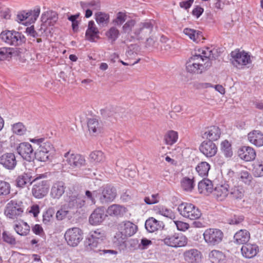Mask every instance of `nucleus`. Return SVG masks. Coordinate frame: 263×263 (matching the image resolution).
Here are the masks:
<instances>
[{
    "label": "nucleus",
    "mask_w": 263,
    "mask_h": 263,
    "mask_svg": "<svg viewBox=\"0 0 263 263\" xmlns=\"http://www.w3.org/2000/svg\"><path fill=\"white\" fill-rule=\"evenodd\" d=\"M212 50L210 47H203L196 50L186 63L187 71L200 74L207 70L212 65Z\"/></svg>",
    "instance_id": "f257e3e1"
},
{
    "label": "nucleus",
    "mask_w": 263,
    "mask_h": 263,
    "mask_svg": "<svg viewBox=\"0 0 263 263\" xmlns=\"http://www.w3.org/2000/svg\"><path fill=\"white\" fill-rule=\"evenodd\" d=\"M230 55V61L232 65L239 70L248 67V65L252 63L253 57L249 52L243 50L236 49L231 52Z\"/></svg>",
    "instance_id": "f03ea898"
},
{
    "label": "nucleus",
    "mask_w": 263,
    "mask_h": 263,
    "mask_svg": "<svg viewBox=\"0 0 263 263\" xmlns=\"http://www.w3.org/2000/svg\"><path fill=\"white\" fill-rule=\"evenodd\" d=\"M203 237L204 242L209 247H216L223 241L224 234L219 229L209 228L203 232Z\"/></svg>",
    "instance_id": "7ed1b4c3"
},
{
    "label": "nucleus",
    "mask_w": 263,
    "mask_h": 263,
    "mask_svg": "<svg viewBox=\"0 0 263 263\" xmlns=\"http://www.w3.org/2000/svg\"><path fill=\"white\" fill-rule=\"evenodd\" d=\"M25 210V206L22 201L11 200L7 203L4 210L5 215L11 219L21 217Z\"/></svg>",
    "instance_id": "20e7f679"
},
{
    "label": "nucleus",
    "mask_w": 263,
    "mask_h": 263,
    "mask_svg": "<svg viewBox=\"0 0 263 263\" xmlns=\"http://www.w3.org/2000/svg\"><path fill=\"white\" fill-rule=\"evenodd\" d=\"M0 35L3 42L11 46H20L26 42L25 36L15 30L3 31Z\"/></svg>",
    "instance_id": "39448f33"
},
{
    "label": "nucleus",
    "mask_w": 263,
    "mask_h": 263,
    "mask_svg": "<svg viewBox=\"0 0 263 263\" xmlns=\"http://www.w3.org/2000/svg\"><path fill=\"white\" fill-rule=\"evenodd\" d=\"M86 161L85 158L77 154L66 152L64 155L62 165L71 169H78L85 165Z\"/></svg>",
    "instance_id": "423d86ee"
},
{
    "label": "nucleus",
    "mask_w": 263,
    "mask_h": 263,
    "mask_svg": "<svg viewBox=\"0 0 263 263\" xmlns=\"http://www.w3.org/2000/svg\"><path fill=\"white\" fill-rule=\"evenodd\" d=\"M177 210L182 216L191 220L198 219L201 216L200 210L191 203L182 202L178 205Z\"/></svg>",
    "instance_id": "0eeeda50"
},
{
    "label": "nucleus",
    "mask_w": 263,
    "mask_h": 263,
    "mask_svg": "<svg viewBox=\"0 0 263 263\" xmlns=\"http://www.w3.org/2000/svg\"><path fill=\"white\" fill-rule=\"evenodd\" d=\"M153 27L154 25L152 20H147L141 22L133 30L130 34V36L135 40H142L145 36L152 33Z\"/></svg>",
    "instance_id": "6e6552de"
},
{
    "label": "nucleus",
    "mask_w": 263,
    "mask_h": 263,
    "mask_svg": "<svg viewBox=\"0 0 263 263\" xmlns=\"http://www.w3.org/2000/svg\"><path fill=\"white\" fill-rule=\"evenodd\" d=\"M83 233L81 229L73 227L67 229L64 235V238L67 244L71 247H76L83 238Z\"/></svg>",
    "instance_id": "1a4fd4ad"
},
{
    "label": "nucleus",
    "mask_w": 263,
    "mask_h": 263,
    "mask_svg": "<svg viewBox=\"0 0 263 263\" xmlns=\"http://www.w3.org/2000/svg\"><path fill=\"white\" fill-rule=\"evenodd\" d=\"M99 200L101 203L105 204L112 202L117 196L116 189L110 184H106L98 190Z\"/></svg>",
    "instance_id": "9d476101"
},
{
    "label": "nucleus",
    "mask_w": 263,
    "mask_h": 263,
    "mask_svg": "<svg viewBox=\"0 0 263 263\" xmlns=\"http://www.w3.org/2000/svg\"><path fill=\"white\" fill-rule=\"evenodd\" d=\"M161 241L164 245L176 248L184 247L187 243V237L183 234L178 233L168 235Z\"/></svg>",
    "instance_id": "9b49d317"
},
{
    "label": "nucleus",
    "mask_w": 263,
    "mask_h": 263,
    "mask_svg": "<svg viewBox=\"0 0 263 263\" xmlns=\"http://www.w3.org/2000/svg\"><path fill=\"white\" fill-rule=\"evenodd\" d=\"M40 13V8H35L33 10L26 11L25 10L18 11L16 15V21L19 23H23L26 21V23H34L39 16Z\"/></svg>",
    "instance_id": "f8f14e48"
},
{
    "label": "nucleus",
    "mask_w": 263,
    "mask_h": 263,
    "mask_svg": "<svg viewBox=\"0 0 263 263\" xmlns=\"http://www.w3.org/2000/svg\"><path fill=\"white\" fill-rule=\"evenodd\" d=\"M16 150L23 159L28 162H31L35 159V152L29 143H21L17 147Z\"/></svg>",
    "instance_id": "ddd939ff"
},
{
    "label": "nucleus",
    "mask_w": 263,
    "mask_h": 263,
    "mask_svg": "<svg viewBox=\"0 0 263 263\" xmlns=\"http://www.w3.org/2000/svg\"><path fill=\"white\" fill-rule=\"evenodd\" d=\"M45 177H46L45 174H39L34 178L30 173H24L16 178V185L20 187H24L25 186L31 185L33 182Z\"/></svg>",
    "instance_id": "4468645a"
},
{
    "label": "nucleus",
    "mask_w": 263,
    "mask_h": 263,
    "mask_svg": "<svg viewBox=\"0 0 263 263\" xmlns=\"http://www.w3.org/2000/svg\"><path fill=\"white\" fill-rule=\"evenodd\" d=\"M58 19V15L55 11L48 10L41 15V28L44 31L49 27L54 25Z\"/></svg>",
    "instance_id": "2eb2a0df"
},
{
    "label": "nucleus",
    "mask_w": 263,
    "mask_h": 263,
    "mask_svg": "<svg viewBox=\"0 0 263 263\" xmlns=\"http://www.w3.org/2000/svg\"><path fill=\"white\" fill-rule=\"evenodd\" d=\"M17 164L16 157L14 153H7L0 156V164L9 170H13Z\"/></svg>",
    "instance_id": "dca6fc26"
},
{
    "label": "nucleus",
    "mask_w": 263,
    "mask_h": 263,
    "mask_svg": "<svg viewBox=\"0 0 263 263\" xmlns=\"http://www.w3.org/2000/svg\"><path fill=\"white\" fill-rule=\"evenodd\" d=\"M29 141L37 144L39 146V148L42 151L46 152L51 155H53L54 153L55 149L53 145L50 141L46 140L45 138H30Z\"/></svg>",
    "instance_id": "f3484780"
},
{
    "label": "nucleus",
    "mask_w": 263,
    "mask_h": 263,
    "mask_svg": "<svg viewBox=\"0 0 263 263\" xmlns=\"http://www.w3.org/2000/svg\"><path fill=\"white\" fill-rule=\"evenodd\" d=\"M48 191L47 181L42 180L35 183L32 189L33 196L37 199L43 198L46 195Z\"/></svg>",
    "instance_id": "a211bd4d"
},
{
    "label": "nucleus",
    "mask_w": 263,
    "mask_h": 263,
    "mask_svg": "<svg viewBox=\"0 0 263 263\" xmlns=\"http://www.w3.org/2000/svg\"><path fill=\"white\" fill-rule=\"evenodd\" d=\"M199 150L206 157L211 158L216 154L217 147L213 142L205 140L201 143Z\"/></svg>",
    "instance_id": "6ab92c4d"
},
{
    "label": "nucleus",
    "mask_w": 263,
    "mask_h": 263,
    "mask_svg": "<svg viewBox=\"0 0 263 263\" xmlns=\"http://www.w3.org/2000/svg\"><path fill=\"white\" fill-rule=\"evenodd\" d=\"M229 185L228 183L221 182L215 186L213 194L218 200L223 201L229 196Z\"/></svg>",
    "instance_id": "aec40b11"
},
{
    "label": "nucleus",
    "mask_w": 263,
    "mask_h": 263,
    "mask_svg": "<svg viewBox=\"0 0 263 263\" xmlns=\"http://www.w3.org/2000/svg\"><path fill=\"white\" fill-rule=\"evenodd\" d=\"M80 6L85 11V16L89 18L92 15V11L100 9L101 5L99 1H90L89 2H81Z\"/></svg>",
    "instance_id": "412c9836"
},
{
    "label": "nucleus",
    "mask_w": 263,
    "mask_h": 263,
    "mask_svg": "<svg viewBox=\"0 0 263 263\" xmlns=\"http://www.w3.org/2000/svg\"><path fill=\"white\" fill-rule=\"evenodd\" d=\"M99 198V194L98 190L93 191V192H91L90 191H86L85 192V195L84 197L85 200H83V204L79 206L77 203H78V200H73L70 201L69 202V206H71V205H74V204H76V206L78 208V207L81 208L82 206L84 205V203L87 202V204L89 205H94L96 204V199L95 198Z\"/></svg>",
    "instance_id": "4be33fe9"
},
{
    "label": "nucleus",
    "mask_w": 263,
    "mask_h": 263,
    "mask_svg": "<svg viewBox=\"0 0 263 263\" xmlns=\"http://www.w3.org/2000/svg\"><path fill=\"white\" fill-rule=\"evenodd\" d=\"M104 233L101 229H97L90 232L89 242L87 250H93V248H97V243L99 240H102L104 238Z\"/></svg>",
    "instance_id": "5701e85b"
},
{
    "label": "nucleus",
    "mask_w": 263,
    "mask_h": 263,
    "mask_svg": "<svg viewBox=\"0 0 263 263\" xmlns=\"http://www.w3.org/2000/svg\"><path fill=\"white\" fill-rule=\"evenodd\" d=\"M183 256L184 259L188 263H197L201 259L202 254L196 249H191L185 251Z\"/></svg>",
    "instance_id": "b1692460"
},
{
    "label": "nucleus",
    "mask_w": 263,
    "mask_h": 263,
    "mask_svg": "<svg viewBox=\"0 0 263 263\" xmlns=\"http://www.w3.org/2000/svg\"><path fill=\"white\" fill-rule=\"evenodd\" d=\"M65 183L62 181L54 182L51 188L50 196L53 199H60L65 191Z\"/></svg>",
    "instance_id": "393cba45"
},
{
    "label": "nucleus",
    "mask_w": 263,
    "mask_h": 263,
    "mask_svg": "<svg viewBox=\"0 0 263 263\" xmlns=\"http://www.w3.org/2000/svg\"><path fill=\"white\" fill-rule=\"evenodd\" d=\"M240 159L245 161H251L255 159L256 152L253 148L244 146L240 148L238 152Z\"/></svg>",
    "instance_id": "a878e982"
},
{
    "label": "nucleus",
    "mask_w": 263,
    "mask_h": 263,
    "mask_svg": "<svg viewBox=\"0 0 263 263\" xmlns=\"http://www.w3.org/2000/svg\"><path fill=\"white\" fill-rule=\"evenodd\" d=\"M241 252L246 258H252L258 253L259 247L256 244L246 243L242 246Z\"/></svg>",
    "instance_id": "bb28decb"
},
{
    "label": "nucleus",
    "mask_w": 263,
    "mask_h": 263,
    "mask_svg": "<svg viewBox=\"0 0 263 263\" xmlns=\"http://www.w3.org/2000/svg\"><path fill=\"white\" fill-rule=\"evenodd\" d=\"M221 134V130L218 126H211L206 129L204 137L209 140V141H215L220 138Z\"/></svg>",
    "instance_id": "cd10ccee"
},
{
    "label": "nucleus",
    "mask_w": 263,
    "mask_h": 263,
    "mask_svg": "<svg viewBox=\"0 0 263 263\" xmlns=\"http://www.w3.org/2000/svg\"><path fill=\"white\" fill-rule=\"evenodd\" d=\"M106 217L103 208L96 209L90 215L89 221L92 225H98L101 223Z\"/></svg>",
    "instance_id": "c85d7f7f"
},
{
    "label": "nucleus",
    "mask_w": 263,
    "mask_h": 263,
    "mask_svg": "<svg viewBox=\"0 0 263 263\" xmlns=\"http://www.w3.org/2000/svg\"><path fill=\"white\" fill-rule=\"evenodd\" d=\"M99 30L93 21L88 22V28L85 32V37L88 41L93 42L99 38Z\"/></svg>",
    "instance_id": "c756f323"
},
{
    "label": "nucleus",
    "mask_w": 263,
    "mask_h": 263,
    "mask_svg": "<svg viewBox=\"0 0 263 263\" xmlns=\"http://www.w3.org/2000/svg\"><path fill=\"white\" fill-rule=\"evenodd\" d=\"M87 126L89 134L92 136H96L100 134L102 130V123L98 120L91 118L87 121Z\"/></svg>",
    "instance_id": "7c9ffc66"
},
{
    "label": "nucleus",
    "mask_w": 263,
    "mask_h": 263,
    "mask_svg": "<svg viewBox=\"0 0 263 263\" xmlns=\"http://www.w3.org/2000/svg\"><path fill=\"white\" fill-rule=\"evenodd\" d=\"M248 139L252 144L260 147L263 145V134L259 130H254L248 134Z\"/></svg>",
    "instance_id": "2f4dec72"
},
{
    "label": "nucleus",
    "mask_w": 263,
    "mask_h": 263,
    "mask_svg": "<svg viewBox=\"0 0 263 263\" xmlns=\"http://www.w3.org/2000/svg\"><path fill=\"white\" fill-rule=\"evenodd\" d=\"M138 229L137 226L129 221L123 222L120 224V230L127 237L134 235Z\"/></svg>",
    "instance_id": "473e14b6"
},
{
    "label": "nucleus",
    "mask_w": 263,
    "mask_h": 263,
    "mask_svg": "<svg viewBox=\"0 0 263 263\" xmlns=\"http://www.w3.org/2000/svg\"><path fill=\"white\" fill-rule=\"evenodd\" d=\"M164 225L162 221H158L153 217L149 218L145 223V229L148 232L153 233L163 228Z\"/></svg>",
    "instance_id": "72a5a7b5"
},
{
    "label": "nucleus",
    "mask_w": 263,
    "mask_h": 263,
    "mask_svg": "<svg viewBox=\"0 0 263 263\" xmlns=\"http://www.w3.org/2000/svg\"><path fill=\"white\" fill-rule=\"evenodd\" d=\"M250 238V234L246 230H240L234 236V242L238 245L247 243Z\"/></svg>",
    "instance_id": "f704fd0d"
},
{
    "label": "nucleus",
    "mask_w": 263,
    "mask_h": 263,
    "mask_svg": "<svg viewBox=\"0 0 263 263\" xmlns=\"http://www.w3.org/2000/svg\"><path fill=\"white\" fill-rule=\"evenodd\" d=\"M209 259L211 263H225L226 256L223 252L213 250L209 254Z\"/></svg>",
    "instance_id": "c9c22d12"
},
{
    "label": "nucleus",
    "mask_w": 263,
    "mask_h": 263,
    "mask_svg": "<svg viewBox=\"0 0 263 263\" xmlns=\"http://www.w3.org/2000/svg\"><path fill=\"white\" fill-rule=\"evenodd\" d=\"M198 188L200 194L208 195L213 191V185L211 180L204 178L199 182Z\"/></svg>",
    "instance_id": "e433bc0d"
},
{
    "label": "nucleus",
    "mask_w": 263,
    "mask_h": 263,
    "mask_svg": "<svg viewBox=\"0 0 263 263\" xmlns=\"http://www.w3.org/2000/svg\"><path fill=\"white\" fill-rule=\"evenodd\" d=\"M126 212V208L123 205L116 204L109 206L107 210V213L109 215L114 216H122Z\"/></svg>",
    "instance_id": "4c0bfd02"
},
{
    "label": "nucleus",
    "mask_w": 263,
    "mask_h": 263,
    "mask_svg": "<svg viewBox=\"0 0 263 263\" xmlns=\"http://www.w3.org/2000/svg\"><path fill=\"white\" fill-rule=\"evenodd\" d=\"M183 32L191 40L196 43H199L202 39V32L193 29L185 28Z\"/></svg>",
    "instance_id": "58836bf2"
},
{
    "label": "nucleus",
    "mask_w": 263,
    "mask_h": 263,
    "mask_svg": "<svg viewBox=\"0 0 263 263\" xmlns=\"http://www.w3.org/2000/svg\"><path fill=\"white\" fill-rule=\"evenodd\" d=\"M211 166L209 163L205 161L199 162L195 167V171L198 175L202 177H206L208 176Z\"/></svg>",
    "instance_id": "ea45409f"
},
{
    "label": "nucleus",
    "mask_w": 263,
    "mask_h": 263,
    "mask_svg": "<svg viewBox=\"0 0 263 263\" xmlns=\"http://www.w3.org/2000/svg\"><path fill=\"white\" fill-rule=\"evenodd\" d=\"M89 159L91 163L100 164L105 161V156L101 151H95L90 154Z\"/></svg>",
    "instance_id": "a19ab883"
},
{
    "label": "nucleus",
    "mask_w": 263,
    "mask_h": 263,
    "mask_svg": "<svg viewBox=\"0 0 263 263\" xmlns=\"http://www.w3.org/2000/svg\"><path fill=\"white\" fill-rule=\"evenodd\" d=\"M245 191L241 186H234L229 190V196L234 199L240 200L244 196Z\"/></svg>",
    "instance_id": "79ce46f5"
},
{
    "label": "nucleus",
    "mask_w": 263,
    "mask_h": 263,
    "mask_svg": "<svg viewBox=\"0 0 263 263\" xmlns=\"http://www.w3.org/2000/svg\"><path fill=\"white\" fill-rule=\"evenodd\" d=\"M15 232L21 236H26L30 232V226L27 222L21 221L14 226Z\"/></svg>",
    "instance_id": "37998d69"
},
{
    "label": "nucleus",
    "mask_w": 263,
    "mask_h": 263,
    "mask_svg": "<svg viewBox=\"0 0 263 263\" xmlns=\"http://www.w3.org/2000/svg\"><path fill=\"white\" fill-rule=\"evenodd\" d=\"M95 20L100 26L104 27L109 22V15L104 12H98L95 14Z\"/></svg>",
    "instance_id": "c03bdc74"
},
{
    "label": "nucleus",
    "mask_w": 263,
    "mask_h": 263,
    "mask_svg": "<svg viewBox=\"0 0 263 263\" xmlns=\"http://www.w3.org/2000/svg\"><path fill=\"white\" fill-rule=\"evenodd\" d=\"M178 134L176 131L170 130L165 134L164 140L167 145H172L178 140Z\"/></svg>",
    "instance_id": "a18cd8bd"
},
{
    "label": "nucleus",
    "mask_w": 263,
    "mask_h": 263,
    "mask_svg": "<svg viewBox=\"0 0 263 263\" xmlns=\"http://www.w3.org/2000/svg\"><path fill=\"white\" fill-rule=\"evenodd\" d=\"M157 212L161 215L168 217L171 219H175V215L170 209L163 205H159L156 207Z\"/></svg>",
    "instance_id": "49530a36"
},
{
    "label": "nucleus",
    "mask_w": 263,
    "mask_h": 263,
    "mask_svg": "<svg viewBox=\"0 0 263 263\" xmlns=\"http://www.w3.org/2000/svg\"><path fill=\"white\" fill-rule=\"evenodd\" d=\"M181 185L183 189L187 192H191L195 186L194 178L187 177L183 178L181 181Z\"/></svg>",
    "instance_id": "de8ad7c7"
},
{
    "label": "nucleus",
    "mask_w": 263,
    "mask_h": 263,
    "mask_svg": "<svg viewBox=\"0 0 263 263\" xmlns=\"http://www.w3.org/2000/svg\"><path fill=\"white\" fill-rule=\"evenodd\" d=\"M120 35L119 30L116 27H111L105 33V35L109 41L114 42Z\"/></svg>",
    "instance_id": "09e8293b"
},
{
    "label": "nucleus",
    "mask_w": 263,
    "mask_h": 263,
    "mask_svg": "<svg viewBox=\"0 0 263 263\" xmlns=\"http://www.w3.org/2000/svg\"><path fill=\"white\" fill-rule=\"evenodd\" d=\"M221 151L227 158L231 157L233 155L231 144L227 140L221 143Z\"/></svg>",
    "instance_id": "8fccbe9b"
},
{
    "label": "nucleus",
    "mask_w": 263,
    "mask_h": 263,
    "mask_svg": "<svg viewBox=\"0 0 263 263\" xmlns=\"http://www.w3.org/2000/svg\"><path fill=\"white\" fill-rule=\"evenodd\" d=\"M253 172L255 177L263 176V162L256 161L253 164Z\"/></svg>",
    "instance_id": "3c124183"
},
{
    "label": "nucleus",
    "mask_w": 263,
    "mask_h": 263,
    "mask_svg": "<svg viewBox=\"0 0 263 263\" xmlns=\"http://www.w3.org/2000/svg\"><path fill=\"white\" fill-rule=\"evenodd\" d=\"M13 50V48L10 47H0V61L11 58Z\"/></svg>",
    "instance_id": "603ef678"
},
{
    "label": "nucleus",
    "mask_w": 263,
    "mask_h": 263,
    "mask_svg": "<svg viewBox=\"0 0 263 263\" xmlns=\"http://www.w3.org/2000/svg\"><path fill=\"white\" fill-rule=\"evenodd\" d=\"M126 238L127 237L120 231V232L117 233L115 235L113 242L116 245L121 246L124 245Z\"/></svg>",
    "instance_id": "864d4df0"
},
{
    "label": "nucleus",
    "mask_w": 263,
    "mask_h": 263,
    "mask_svg": "<svg viewBox=\"0 0 263 263\" xmlns=\"http://www.w3.org/2000/svg\"><path fill=\"white\" fill-rule=\"evenodd\" d=\"M35 158L38 161L42 162H46V161L50 159V157H52V155L39 148L37 149L36 152H35Z\"/></svg>",
    "instance_id": "5fc2aeb1"
},
{
    "label": "nucleus",
    "mask_w": 263,
    "mask_h": 263,
    "mask_svg": "<svg viewBox=\"0 0 263 263\" xmlns=\"http://www.w3.org/2000/svg\"><path fill=\"white\" fill-rule=\"evenodd\" d=\"M239 178L241 181L246 184L249 185L252 180V176L249 172L242 171L239 173Z\"/></svg>",
    "instance_id": "6e6d98bb"
},
{
    "label": "nucleus",
    "mask_w": 263,
    "mask_h": 263,
    "mask_svg": "<svg viewBox=\"0 0 263 263\" xmlns=\"http://www.w3.org/2000/svg\"><path fill=\"white\" fill-rule=\"evenodd\" d=\"M12 130L13 133L21 136L25 134L26 128L23 123L18 122L12 125Z\"/></svg>",
    "instance_id": "4d7b16f0"
},
{
    "label": "nucleus",
    "mask_w": 263,
    "mask_h": 263,
    "mask_svg": "<svg viewBox=\"0 0 263 263\" xmlns=\"http://www.w3.org/2000/svg\"><path fill=\"white\" fill-rule=\"evenodd\" d=\"M11 186L9 183L0 180V196H7L10 193Z\"/></svg>",
    "instance_id": "13d9d810"
},
{
    "label": "nucleus",
    "mask_w": 263,
    "mask_h": 263,
    "mask_svg": "<svg viewBox=\"0 0 263 263\" xmlns=\"http://www.w3.org/2000/svg\"><path fill=\"white\" fill-rule=\"evenodd\" d=\"M54 214L53 209L49 208L43 214V222L45 224L49 223L53 220V216Z\"/></svg>",
    "instance_id": "bf43d9fd"
},
{
    "label": "nucleus",
    "mask_w": 263,
    "mask_h": 263,
    "mask_svg": "<svg viewBox=\"0 0 263 263\" xmlns=\"http://www.w3.org/2000/svg\"><path fill=\"white\" fill-rule=\"evenodd\" d=\"M2 239L6 243L14 245L16 244V240L15 237L12 234L7 231H4L2 233Z\"/></svg>",
    "instance_id": "052dcab7"
},
{
    "label": "nucleus",
    "mask_w": 263,
    "mask_h": 263,
    "mask_svg": "<svg viewBox=\"0 0 263 263\" xmlns=\"http://www.w3.org/2000/svg\"><path fill=\"white\" fill-rule=\"evenodd\" d=\"M127 17L126 14L122 12H119L117 13L116 18L112 21V23L116 26H121L126 21Z\"/></svg>",
    "instance_id": "680f3d73"
},
{
    "label": "nucleus",
    "mask_w": 263,
    "mask_h": 263,
    "mask_svg": "<svg viewBox=\"0 0 263 263\" xmlns=\"http://www.w3.org/2000/svg\"><path fill=\"white\" fill-rule=\"evenodd\" d=\"M93 252L98 253L100 255H105L106 256H109L110 255H116L118 254V252L113 250H107L103 249L101 250L96 248H93V250H92Z\"/></svg>",
    "instance_id": "e2e57ef3"
},
{
    "label": "nucleus",
    "mask_w": 263,
    "mask_h": 263,
    "mask_svg": "<svg viewBox=\"0 0 263 263\" xmlns=\"http://www.w3.org/2000/svg\"><path fill=\"white\" fill-rule=\"evenodd\" d=\"M136 21L134 20H129L127 21L123 26L122 30L124 33H129L133 31L132 29L135 26Z\"/></svg>",
    "instance_id": "0e129e2a"
},
{
    "label": "nucleus",
    "mask_w": 263,
    "mask_h": 263,
    "mask_svg": "<svg viewBox=\"0 0 263 263\" xmlns=\"http://www.w3.org/2000/svg\"><path fill=\"white\" fill-rule=\"evenodd\" d=\"M173 223L175 225L177 229L180 231L184 232L189 229L190 226L189 224L179 220H173Z\"/></svg>",
    "instance_id": "69168bd1"
},
{
    "label": "nucleus",
    "mask_w": 263,
    "mask_h": 263,
    "mask_svg": "<svg viewBox=\"0 0 263 263\" xmlns=\"http://www.w3.org/2000/svg\"><path fill=\"white\" fill-rule=\"evenodd\" d=\"M160 196L158 194H152L151 197H145L144 202L147 204H155L159 201Z\"/></svg>",
    "instance_id": "338daca9"
},
{
    "label": "nucleus",
    "mask_w": 263,
    "mask_h": 263,
    "mask_svg": "<svg viewBox=\"0 0 263 263\" xmlns=\"http://www.w3.org/2000/svg\"><path fill=\"white\" fill-rule=\"evenodd\" d=\"M245 217L242 215H234L228 219V223L230 224H238L244 220Z\"/></svg>",
    "instance_id": "774afa93"
}]
</instances>
